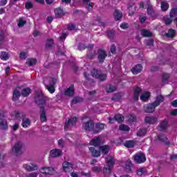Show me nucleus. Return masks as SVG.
<instances>
[{
	"label": "nucleus",
	"instance_id": "obj_5",
	"mask_svg": "<svg viewBox=\"0 0 177 177\" xmlns=\"http://www.w3.org/2000/svg\"><path fill=\"white\" fill-rule=\"evenodd\" d=\"M97 53H98V62L99 63H100L101 64L104 63V60H106V57H107V53H106V50H104V49L100 48L97 50Z\"/></svg>",
	"mask_w": 177,
	"mask_h": 177
},
{
	"label": "nucleus",
	"instance_id": "obj_6",
	"mask_svg": "<svg viewBox=\"0 0 177 177\" xmlns=\"http://www.w3.org/2000/svg\"><path fill=\"white\" fill-rule=\"evenodd\" d=\"M134 161L136 164H143L146 162V155L142 153H136L134 156Z\"/></svg>",
	"mask_w": 177,
	"mask_h": 177
},
{
	"label": "nucleus",
	"instance_id": "obj_26",
	"mask_svg": "<svg viewBox=\"0 0 177 177\" xmlns=\"http://www.w3.org/2000/svg\"><path fill=\"white\" fill-rule=\"evenodd\" d=\"M51 82L53 84L47 85L46 87L50 93H55V77H51Z\"/></svg>",
	"mask_w": 177,
	"mask_h": 177
},
{
	"label": "nucleus",
	"instance_id": "obj_47",
	"mask_svg": "<svg viewBox=\"0 0 177 177\" xmlns=\"http://www.w3.org/2000/svg\"><path fill=\"white\" fill-rule=\"evenodd\" d=\"M26 64L29 67H31V66H34L37 64V59L30 58L27 60Z\"/></svg>",
	"mask_w": 177,
	"mask_h": 177
},
{
	"label": "nucleus",
	"instance_id": "obj_63",
	"mask_svg": "<svg viewBox=\"0 0 177 177\" xmlns=\"http://www.w3.org/2000/svg\"><path fill=\"white\" fill-rule=\"evenodd\" d=\"M116 51H117V48L115 47V45L113 44L111 46V52L113 53V55H115Z\"/></svg>",
	"mask_w": 177,
	"mask_h": 177
},
{
	"label": "nucleus",
	"instance_id": "obj_43",
	"mask_svg": "<svg viewBox=\"0 0 177 177\" xmlns=\"http://www.w3.org/2000/svg\"><path fill=\"white\" fill-rule=\"evenodd\" d=\"M100 75V69L93 68L91 71V75L93 78H96Z\"/></svg>",
	"mask_w": 177,
	"mask_h": 177
},
{
	"label": "nucleus",
	"instance_id": "obj_21",
	"mask_svg": "<svg viewBox=\"0 0 177 177\" xmlns=\"http://www.w3.org/2000/svg\"><path fill=\"white\" fill-rule=\"evenodd\" d=\"M147 13L148 16L154 17L156 16V12L154 11V8H153V6H151L150 3H148L147 4Z\"/></svg>",
	"mask_w": 177,
	"mask_h": 177
},
{
	"label": "nucleus",
	"instance_id": "obj_49",
	"mask_svg": "<svg viewBox=\"0 0 177 177\" xmlns=\"http://www.w3.org/2000/svg\"><path fill=\"white\" fill-rule=\"evenodd\" d=\"M82 102H84V98L80 97H74L72 100L73 104H77V103H82Z\"/></svg>",
	"mask_w": 177,
	"mask_h": 177
},
{
	"label": "nucleus",
	"instance_id": "obj_38",
	"mask_svg": "<svg viewBox=\"0 0 177 177\" xmlns=\"http://www.w3.org/2000/svg\"><path fill=\"white\" fill-rule=\"evenodd\" d=\"M30 125H31V120H30V119H22L21 126L23 127V128H28Z\"/></svg>",
	"mask_w": 177,
	"mask_h": 177
},
{
	"label": "nucleus",
	"instance_id": "obj_28",
	"mask_svg": "<svg viewBox=\"0 0 177 177\" xmlns=\"http://www.w3.org/2000/svg\"><path fill=\"white\" fill-rule=\"evenodd\" d=\"M113 16L115 21H118V20H121V19H122V12L119 10H115L113 13Z\"/></svg>",
	"mask_w": 177,
	"mask_h": 177
},
{
	"label": "nucleus",
	"instance_id": "obj_17",
	"mask_svg": "<svg viewBox=\"0 0 177 177\" xmlns=\"http://www.w3.org/2000/svg\"><path fill=\"white\" fill-rule=\"evenodd\" d=\"M105 124L103 123H96L95 127H94L93 133H99V132H101V131H103L104 129Z\"/></svg>",
	"mask_w": 177,
	"mask_h": 177
},
{
	"label": "nucleus",
	"instance_id": "obj_25",
	"mask_svg": "<svg viewBox=\"0 0 177 177\" xmlns=\"http://www.w3.org/2000/svg\"><path fill=\"white\" fill-rule=\"evenodd\" d=\"M23 167L26 171H28V172H32V171H37V169H38V166L35 164H32V166L25 164Z\"/></svg>",
	"mask_w": 177,
	"mask_h": 177
},
{
	"label": "nucleus",
	"instance_id": "obj_35",
	"mask_svg": "<svg viewBox=\"0 0 177 177\" xmlns=\"http://www.w3.org/2000/svg\"><path fill=\"white\" fill-rule=\"evenodd\" d=\"M30 93H31V88L26 87L21 90V95L24 96V97H27V96L30 95Z\"/></svg>",
	"mask_w": 177,
	"mask_h": 177
},
{
	"label": "nucleus",
	"instance_id": "obj_46",
	"mask_svg": "<svg viewBox=\"0 0 177 177\" xmlns=\"http://www.w3.org/2000/svg\"><path fill=\"white\" fill-rule=\"evenodd\" d=\"M97 80H99L101 81V82H103L107 80V75L106 73H100L97 77Z\"/></svg>",
	"mask_w": 177,
	"mask_h": 177
},
{
	"label": "nucleus",
	"instance_id": "obj_18",
	"mask_svg": "<svg viewBox=\"0 0 177 177\" xmlns=\"http://www.w3.org/2000/svg\"><path fill=\"white\" fill-rule=\"evenodd\" d=\"M132 168H133V164L131 160H127L125 163L124 171L128 174H131L132 173Z\"/></svg>",
	"mask_w": 177,
	"mask_h": 177
},
{
	"label": "nucleus",
	"instance_id": "obj_29",
	"mask_svg": "<svg viewBox=\"0 0 177 177\" xmlns=\"http://www.w3.org/2000/svg\"><path fill=\"white\" fill-rule=\"evenodd\" d=\"M135 145H136V142L133 140H126L124 142V147L127 149H133L135 147Z\"/></svg>",
	"mask_w": 177,
	"mask_h": 177
},
{
	"label": "nucleus",
	"instance_id": "obj_55",
	"mask_svg": "<svg viewBox=\"0 0 177 177\" xmlns=\"http://www.w3.org/2000/svg\"><path fill=\"white\" fill-rule=\"evenodd\" d=\"M128 117L129 122H136V115L131 114L129 115Z\"/></svg>",
	"mask_w": 177,
	"mask_h": 177
},
{
	"label": "nucleus",
	"instance_id": "obj_39",
	"mask_svg": "<svg viewBox=\"0 0 177 177\" xmlns=\"http://www.w3.org/2000/svg\"><path fill=\"white\" fill-rule=\"evenodd\" d=\"M106 37L111 39V41H113L114 37H115V31L114 30H107Z\"/></svg>",
	"mask_w": 177,
	"mask_h": 177
},
{
	"label": "nucleus",
	"instance_id": "obj_23",
	"mask_svg": "<svg viewBox=\"0 0 177 177\" xmlns=\"http://www.w3.org/2000/svg\"><path fill=\"white\" fill-rule=\"evenodd\" d=\"M90 145L91 146H94L95 147L100 148V145H102V140H100V137H97L95 139H93L91 141H90Z\"/></svg>",
	"mask_w": 177,
	"mask_h": 177
},
{
	"label": "nucleus",
	"instance_id": "obj_58",
	"mask_svg": "<svg viewBox=\"0 0 177 177\" xmlns=\"http://www.w3.org/2000/svg\"><path fill=\"white\" fill-rule=\"evenodd\" d=\"M19 57L21 59V60H26V59H27V53L21 52L19 54Z\"/></svg>",
	"mask_w": 177,
	"mask_h": 177
},
{
	"label": "nucleus",
	"instance_id": "obj_16",
	"mask_svg": "<svg viewBox=\"0 0 177 177\" xmlns=\"http://www.w3.org/2000/svg\"><path fill=\"white\" fill-rule=\"evenodd\" d=\"M11 117H15L16 120H20V118H24V117H26V114L19 111H14L11 112Z\"/></svg>",
	"mask_w": 177,
	"mask_h": 177
},
{
	"label": "nucleus",
	"instance_id": "obj_15",
	"mask_svg": "<svg viewBox=\"0 0 177 177\" xmlns=\"http://www.w3.org/2000/svg\"><path fill=\"white\" fill-rule=\"evenodd\" d=\"M142 70H143V66H142V64H138L134 67H133L131 68V73L134 75H138V74H139V73L142 72Z\"/></svg>",
	"mask_w": 177,
	"mask_h": 177
},
{
	"label": "nucleus",
	"instance_id": "obj_10",
	"mask_svg": "<svg viewBox=\"0 0 177 177\" xmlns=\"http://www.w3.org/2000/svg\"><path fill=\"white\" fill-rule=\"evenodd\" d=\"M56 19H62L63 16H66V11L62 8L59 7L54 10Z\"/></svg>",
	"mask_w": 177,
	"mask_h": 177
},
{
	"label": "nucleus",
	"instance_id": "obj_12",
	"mask_svg": "<svg viewBox=\"0 0 177 177\" xmlns=\"http://www.w3.org/2000/svg\"><path fill=\"white\" fill-rule=\"evenodd\" d=\"M74 93H75V91L74 90V84H71L69 88L64 91L65 96H68L69 97H73V96H74Z\"/></svg>",
	"mask_w": 177,
	"mask_h": 177
},
{
	"label": "nucleus",
	"instance_id": "obj_37",
	"mask_svg": "<svg viewBox=\"0 0 177 177\" xmlns=\"http://www.w3.org/2000/svg\"><path fill=\"white\" fill-rule=\"evenodd\" d=\"M163 21L166 26H169V24H172L174 19H172V18L169 15H166L163 17Z\"/></svg>",
	"mask_w": 177,
	"mask_h": 177
},
{
	"label": "nucleus",
	"instance_id": "obj_51",
	"mask_svg": "<svg viewBox=\"0 0 177 177\" xmlns=\"http://www.w3.org/2000/svg\"><path fill=\"white\" fill-rule=\"evenodd\" d=\"M45 170H46V175H53V172H55L53 167H46Z\"/></svg>",
	"mask_w": 177,
	"mask_h": 177
},
{
	"label": "nucleus",
	"instance_id": "obj_27",
	"mask_svg": "<svg viewBox=\"0 0 177 177\" xmlns=\"http://www.w3.org/2000/svg\"><path fill=\"white\" fill-rule=\"evenodd\" d=\"M0 129L6 131L8 129V122L6 120L0 118Z\"/></svg>",
	"mask_w": 177,
	"mask_h": 177
},
{
	"label": "nucleus",
	"instance_id": "obj_14",
	"mask_svg": "<svg viewBox=\"0 0 177 177\" xmlns=\"http://www.w3.org/2000/svg\"><path fill=\"white\" fill-rule=\"evenodd\" d=\"M73 167H74V165L68 162H64L62 165L64 172H71L73 171Z\"/></svg>",
	"mask_w": 177,
	"mask_h": 177
},
{
	"label": "nucleus",
	"instance_id": "obj_13",
	"mask_svg": "<svg viewBox=\"0 0 177 177\" xmlns=\"http://www.w3.org/2000/svg\"><path fill=\"white\" fill-rule=\"evenodd\" d=\"M157 140H159V142H162V143H165L166 146H170L171 142L168 140V138L165 134H159L157 136Z\"/></svg>",
	"mask_w": 177,
	"mask_h": 177
},
{
	"label": "nucleus",
	"instance_id": "obj_62",
	"mask_svg": "<svg viewBox=\"0 0 177 177\" xmlns=\"http://www.w3.org/2000/svg\"><path fill=\"white\" fill-rule=\"evenodd\" d=\"M79 50H85L86 49V46L84 44H80L78 46Z\"/></svg>",
	"mask_w": 177,
	"mask_h": 177
},
{
	"label": "nucleus",
	"instance_id": "obj_1",
	"mask_svg": "<svg viewBox=\"0 0 177 177\" xmlns=\"http://www.w3.org/2000/svg\"><path fill=\"white\" fill-rule=\"evenodd\" d=\"M47 98L42 93H36L35 102L36 104L40 106V121L41 122H46V111H45V104H46Z\"/></svg>",
	"mask_w": 177,
	"mask_h": 177
},
{
	"label": "nucleus",
	"instance_id": "obj_64",
	"mask_svg": "<svg viewBox=\"0 0 177 177\" xmlns=\"http://www.w3.org/2000/svg\"><path fill=\"white\" fill-rule=\"evenodd\" d=\"M154 44V40L151 39L147 41V46H153Z\"/></svg>",
	"mask_w": 177,
	"mask_h": 177
},
{
	"label": "nucleus",
	"instance_id": "obj_33",
	"mask_svg": "<svg viewBox=\"0 0 177 177\" xmlns=\"http://www.w3.org/2000/svg\"><path fill=\"white\" fill-rule=\"evenodd\" d=\"M150 92L147 91L140 95V100L142 102H148L149 99H150Z\"/></svg>",
	"mask_w": 177,
	"mask_h": 177
},
{
	"label": "nucleus",
	"instance_id": "obj_41",
	"mask_svg": "<svg viewBox=\"0 0 177 177\" xmlns=\"http://www.w3.org/2000/svg\"><path fill=\"white\" fill-rule=\"evenodd\" d=\"M169 17L171 19H176L177 17V8H172L169 12Z\"/></svg>",
	"mask_w": 177,
	"mask_h": 177
},
{
	"label": "nucleus",
	"instance_id": "obj_44",
	"mask_svg": "<svg viewBox=\"0 0 177 177\" xmlns=\"http://www.w3.org/2000/svg\"><path fill=\"white\" fill-rule=\"evenodd\" d=\"M147 171L146 170V167H140L139 169H137V175L138 176H142V175L146 174Z\"/></svg>",
	"mask_w": 177,
	"mask_h": 177
},
{
	"label": "nucleus",
	"instance_id": "obj_11",
	"mask_svg": "<svg viewBox=\"0 0 177 177\" xmlns=\"http://www.w3.org/2000/svg\"><path fill=\"white\" fill-rule=\"evenodd\" d=\"M63 154V151L59 149H53L50 151V156L53 158H56L57 157H61Z\"/></svg>",
	"mask_w": 177,
	"mask_h": 177
},
{
	"label": "nucleus",
	"instance_id": "obj_42",
	"mask_svg": "<svg viewBox=\"0 0 177 177\" xmlns=\"http://www.w3.org/2000/svg\"><path fill=\"white\" fill-rule=\"evenodd\" d=\"M176 35V30L174 29H169L168 30V32L166 33V37L167 38H174L175 35Z\"/></svg>",
	"mask_w": 177,
	"mask_h": 177
},
{
	"label": "nucleus",
	"instance_id": "obj_20",
	"mask_svg": "<svg viewBox=\"0 0 177 177\" xmlns=\"http://www.w3.org/2000/svg\"><path fill=\"white\" fill-rule=\"evenodd\" d=\"M165 101V98L162 95H158L156 96V100L153 102V104L156 106V107H158L161 103H164Z\"/></svg>",
	"mask_w": 177,
	"mask_h": 177
},
{
	"label": "nucleus",
	"instance_id": "obj_3",
	"mask_svg": "<svg viewBox=\"0 0 177 177\" xmlns=\"http://www.w3.org/2000/svg\"><path fill=\"white\" fill-rule=\"evenodd\" d=\"M23 147H24V143H23V142H17L12 147V153L17 156H21V153H23L21 151Z\"/></svg>",
	"mask_w": 177,
	"mask_h": 177
},
{
	"label": "nucleus",
	"instance_id": "obj_56",
	"mask_svg": "<svg viewBox=\"0 0 177 177\" xmlns=\"http://www.w3.org/2000/svg\"><path fill=\"white\" fill-rule=\"evenodd\" d=\"M170 77L171 76L169 75V73L163 74L162 79V82H165V81H168V80H169Z\"/></svg>",
	"mask_w": 177,
	"mask_h": 177
},
{
	"label": "nucleus",
	"instance_id": "obj_45",
	"mask_svg": "<svg viewBox=\"0 0 177 177\" xmlns=\"http://www.w3.org/2000/svg\"><path fill=\"white\" fill-rule=\"evenodd\" d=\"M119 129L120 131H123L124 132H129V131H131V128L127 124H120L119 126Z\"/></svg>",
	"mask_w": 177,
	"mask_h": 177
},
{
	"label": "nucleus",
	"instance_id": "obj_48",
	"mask_svg": "<svg viewBox=\"0 0 177 177\" xmlns=\"http://www.w3.org/2000/svg\"><path fill=\"white\" fill-rule=\"evenodd\" d=\"M0 58L1 59V60H9V54H8V53L6 52H1L0 53Z\"/></svg>",
	"mask_w": 177,
	"mask_h": 177
},
{
	"label": "nucleus",
	"instance_id": "obj_22",
	"mask_svg": "<svg viewBox=\"0 0 177 177\" xmlns=\"http://www.w3.org/2000/svg\"><path fill=\"white\" fill-rule=\"evenodd\" d=\"M158 127L160 128V131H167L168 129V120L167 119L162 120Z\"/></svg>",
	"mask_w": 177,
	"mask_h": 177
},
{
	"label": "nucleus",
	"instance_id": "obj_24",
	"mask_svg": "<svg viewBox=\"0 0 177 177\" xmlns=\"http://www.w3.org/2000/svg\"><path fill=\"white\" fill-rule=\"evenodd\" d=\"M147 133V128H140L136 133V136L138 138H145V136H146V134Z\"/></svg>",
	"mask_w": 177,
	"mask_h": 177
},
{
	"label": "nucleus",
	"instance_id": "obj_9",
	"mask_svg": "<svg viewBox=\"0 0 177 177\" xmlns=\"http://www.w3.org/2000/svg\"><path fill=\"white\" fill-rule=\"evenodd\" d=\"M109 122L110 124H113V121H117L118 124H121L122 122H124V115H121V113H118L117 115H115L113 118H109Z\"/></svg>",
	"mask_w": 177,
	"mask_h": 177
},
{
	"label": "nucleus",
	"instance_id": "obj_2",
	"mask_svg": "<svg viewBox=\"0 0 177 177\" xmlns=\"http://www.w3.org/2000/svg\"><path fill=\"white\" fill-rule=\"evenodd\" d=\"M105 161L106 162V166L104 168V176H110V174H111V168L114 167L115 161H114L113 157L106 158Z\"/></svg>",
	"mask_w": 177,
	"mask_h": 177
},
{
	"label": "nucleus",
	"instance_id": "obj_19",
	"mask_svg": "<svg viewBox=\"0 0 177 177\" xmlns=\"http://www.w3.org/2000/svg\"><path fill=\"white\" fill-rule=\"evenodd\" d=\"M157 118L154 117V116H145V122H146V124H149V125H151L153 124H156V122H157Z\"/></svg>",
	"mask_w": 177,
	"mask_h": 177
},
{
	"label": "nucleus",
	"instance_id": "obj_32",
	"mask_svg": "<svg viewBox=\"0 0 177 177\" xmlns=\"http://www.w3.org/2000/svg\"><path fill=\"white\" fill-rule=\"evenodd\" d=\"M20 96H21V93H20V91H19L17 89L14 90L12 94V100L14 102H17V100H19Z\"/></svg>",
	"mask_w": 177,
	"mask_h": 177
},
{
	"label": "nucleus",
	"instance_id": "obj_34",
	"mask_svg": "<svg viewBox=\"0 0 177 177\" xmlns=\"http://www.w3.org/2000/svg\"><path fill=\"white\" fill-rule=\"evenodd\" d=\"M100 151L102 153V154H109V151H110V147L109 145H103L100 147Z\"/></svg>",
	"mask_w": 177,
	"mask_h": 177
},
{
	"label": "nucleus",
	"instance_id": "obj_36",
	"mask_svg": "<svg viewBox=\"0 0 177 177\" xmlns=\"http://www.w3.org/2000/svg\"><path fill=\"white\" fill-rule=\"evenodd\" d=\"M93 157H100V152L91 147L88 148Z\"/></svg>",
	"mask_w": 177,
	"mask_h": 177
},
{
	"label": "nucleus",
	"instance_id": "obj_31",
	"mask_svg": "<svg viewBox=\"0 0 177 177\" xmlns=\"http://www.w3.org/2000/svg\"><path fill=\"white\" fill-rule=\"evenodd\" d=\"M160 9L162 12H167L169 9V3H168V2L162 1L160 3Z\"/></svg>",
	"mask_w": 177,
	"mask_h": 177
},
{
	"label": "nucleus",
	"instance_id": "obj_52",
	"mask_svg": "<svg viewBox=\"0 0 177 177\" xmlns=\"http://www.w3.org/2000/svg\"><path fill=\"white\" fill-rule=\"evenodd\" d=\"M96 57V53L94 52H91V51H89L88 53H87V57L88 59H89L90 60H93V59H95V57Z\"/></svg>",
	"mask_w": 177,
	"mask_h": 177
},
{
	"label": "nucleus",
	"instance_id": "obj_50",
	"mask_svg": "<svg viewBox=\"0 0 177 177\" xmlns=\"http://www.w3.org/2000/svg\"><path fill=\"white\" fill-rule=\"evenodd\" d=\"M115 91H117V87L111 84H110L109 87L106 88L107 93H111L113 92H115Z\"/></svg>",
	"mask_w": 177,
	"mask_h": 177
},
{
	"label": "nucleus",
	"instance_id": "obj_53",
	"mask_svg": "<svg viewBox=\"0 0 177 177\" xmlns=\"http://www.w3.org/2000/svg\"><path fill=\"white\" fill-rule=\"evenodd\" d=\"M25 8L27 10H30V9H32L34 8V4L31 1H28L25 3Z\"/></svg>",
	"mask_w": 177,
	"mask_h": 177
},
{
	"label": "nucleus",
	"instance_id": "obj_59",
	"mask_svg": "<svg viewBox=\"0 0 177 177\" xmlns=\"http://www.w3.org/2000/svg\"><path fill=\"white\" fill-rule=\"evenodd\" d=\"M65 142L63 140V139H60L58 140V146L61 147V149H63L64 147Z\"/></svg>",
	"mask_w": 177,
	"mask_h": 177
},
{
	"label": "nucleus",
	"instance_id": "obj_4",
	"mask_svg": "<svg viewBox=\"0 0 177 177\" xmlns=\"http://www.w3.org/2000/svg\"><path fill=\"white\" fill-rule=\"evenodd\" d=\"M82 127L84 129V131H86V132H93V131L95 129V122H93V120H88L87 122H85L82 124Z\"/></svg>",
	"mask_w": 177,
	"mask_h": 177
},
{
	"label": "nucleus",
	"instance_id": "obj_30",
	"mask_svg": "<svg viewBox=\"0 0 177 177\" xmlns=\"http://www.w3.org/2000/svg\"><path fill=\"white\" fill-rule=\"evenodd\" d=\"M141 35H142L145 38H150L153 37V33L146 29L141 30Z\"/></svg>",
	"mask_w": 177,
	"mask_h": 177
},
{
	"label": "nucleus",
	"instance_id": "obj_61",
	"mask_svg": "<svg viewBox=\"0 0 177 177\" xmlns=\"http://www.w3.org/2000/svg\"><path fill=\"white\" fill-rule=\"evenodd\" d=\"M129 28V24H125V23H122L120 25V28H122V30H127V28Z\"/></svg>",
	"mask_w": 177,
	"mask_h": 177
},
{
	"label": "nucleus",
	"instance_id": "obj_57",
	"mask_svg": "<svg viewBox=\"0 0 177 177\" xmlns=\"http://www.w3.org/2000/svg\"><path fill=\"white\" fill-rule=\"evenodd\" d=\"M102 171V167L95 166L94 167L92 168V171L93 172H96V174H99Z\"/></svg>",
	"mask_w": 177,
	"mask_h": 177
},
{
	"label": "nucleus",
	"instance_id": "obj_40",
	"mask_svg": "<svg viewBox=\"0 0 177 177\" xmlns=\"http://www.w3.org/2000/svg\"><path fill=\"white\" fill-rule=\"evenodd\" d=\"M55 45L53 39H48L46 43V49H50Z\"/></svg>",
	"mask_w": 177,
	"mask_h": 177
},
{
	"label": "nucleus",
	"instance_id": "obj_54",
	"mask_svg": "<svg viewBox=\"0 0 177 177\" xmlns=\"http://www.w3.org/2000/svg\"><path fill=\"white\" fill-rule=\"evenodd\" d=\"M27 21L24 20L23 18H19L18 22V27H24V24H26Z\"/></svg>",
	"mask_w": 177,
	"mask_h": 177
},
{
	"label": "nucleus",
	"instance_id": "obj_7",
	"mask_svg": "<svg viewBox=\"0 0 177 177\" xmlns=\"http://www.w3.org/2000/svg\"><path fill=\"white\" fill-rule=\"evenodd\" d=\"M156 107H157V106H156L154 102L147 104L144 106V111L145 113H154V111H156Z\"/></svg>",
	"mask_w": 177,
	"mask_h": 177
},
{
	"label": "nucleus",
	"instance_id": "obj_60",
	"mask_svg": "<svg viewBox=\"0 0 177 177\" xmlns=\"http://www.w3.org/2000/svg\"><path fill=\"white\" fill-rule=\"evenodd\" d=\"M67 28H68V30H69V31H73V30H75V25H74L73 24H68L67 26Z\"/></svg>",
	"mask_w": 177,
	"mask_h": 177
},
{
	"label": "nucleus",
	"instance_id": "obj_8",
	"mask_svg": "<svg viewBox=\"0 0 177 177\" xmlns=\"http://www.w3.org/2000/svg\"><path fill=\"white\" fill-rule=\"evenodd\" d=\"M77 120L78 119L75 116L69 118L68 120L65 122L64 129H67L70 127V125H71V127L77 125Z\"/></svg>",
	"mask_w": 177,
	"mask_h": 177
}]
</instances>
